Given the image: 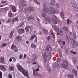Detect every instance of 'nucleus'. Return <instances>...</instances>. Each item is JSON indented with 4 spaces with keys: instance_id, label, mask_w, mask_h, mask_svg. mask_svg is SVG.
<instances>
[{
    "instance_id": "nucleus-43",
    "label": "nucleus",
    "mask_w": 78,
    "mask_h": 78,
    "mask_svg": "<svg viewBox=\"0 0 78 78\" xmlns=\"http://www.w3.org/2000/svg\"><path fill=\"white\" fill-rule=\"evenodd\" d=\"M73 62H74V63H76V58H74L73 59Z\"/></svg>"
},
{
    "instance_id": "nucleus-13",
    "label": "nucleus",
    "mask_w": 78,
    "mask_h": 78,
    "mask_svg": "<svg viewBox=\"0 0 78 78\" xmlns=\"http://www.w3.org/2000/svg\"><path fill=\"white\" fill-rule=\"evenodd\" d=\"M56 4V1L55 0H51L49 3L50 5H55Z\"/></svg>"
},
{
    "instance_id": "nucleus-46",
    "label": "nucleus",
    "mask_w": 78,
    "mask_h": 78,
    "mask_svg": "<svg viewBox=\"0 0 78 78\" xmlns=\"http://www.w3.org/2000/svg\"><path fill=\"white\" fill-rule=\"evenodd\" d=\"M9 16L10 17H11L12 16V13L11 12H9Z\"/></svg>"
},
{
    "instance_id": "nucleus-38",
    "label": "nucleus",
    "mask_w": 78,
    "mask_h": 78,
    "mask_svg": "<svg viewBox=\"0 0 78 78\" xmlns=\"http://www.w3.org/2000/svg\"><path fill=\"white\" fill-rule=\"evenodd\" d=\"M59 55L60 57H61L62 56V51H61L60 50H59Z\"/></svg>"
},
{
    "instance_id": "nucleus-37",
    "label": "nucleus",
    "mask_w": 78,
    "mask_h": 78,
    "mask_svg": "<svg viewBox=\"0 0 78 78\" xmlns=\"http://www.w3.org/2000/svg\"><path fill=\"white\" fill-rule=\"evenodd\" d=\"M11 58H12V59H13V61L14 62H16V58H15V57H12Z\"/></svg>"
},
{
    "instance_id": "nucleus-45",
    "label": "nucleus",
    "mask_w": 78,
    "mask_h": 78,
    "mask_svg": "<svg viewBox=\"0 0 78 78\" xmlns=\"http://www.w3.org/2000/svg\"><path fill=\"white\" fill-rule=\"evenodd\" d=\"M10 21H11V19H9L7 20L6 23H9V22H10Z\"/></svg>"
},
{
    "instance_id": "nucleus-57",
    "label": "nucleus",
    "mask_w": 78,
    "mask_h": 78,
    "mask_svg": "<svg viewBox=\"0 0 78 78\" xmlns=\"http://www.w3.org/2000/svg\"><path fill=\"white\" fill-rule=\"evenodd\" d=\"M15 21H16V19L14 18L12 19V22H15Z\"/></svg>"
},
{
    "instance_id": "nucleus-60",
    "label": "nucleus",
    "mask_w": 78,
    "mask_h": 78,
    "mask_svg": "<svg viewBox=\"0 0 78 78\" xmlns=\"http://www.w3.org/2000/svg\"><path fill=\"white\" fill-rule=\"evenodd\" d=\"M12 59L11 58H10L9 60V62H12Z\"/></svg>"
},
{
    "instance_id": "nucleus-51",
    "label": "nucleus",
    "mask_w": 78,
    "mask_h": 78,
    "mask_svg": "<svg viewBox=\"0 0 78 78\" xmlns=\"http://www.w3.org/2000/svg\"><path fill=\"white\" fill-rule=\"evenodd\" d=\"M0 78H2V73L0 71Z\"/></svg>"
},
{
    "instance_id": "nucleus-27",
    "label": "nucleus",
    "mask_w": 78,
    "mask_h": 78,
    "mask_svg": "<svg viewBox=\"0 0 78 78\" xmlns=\"http://www.w3.org/2000/svg\"><path fill=\"white\" fill-rule=\"evenodd\" d=\"M73 38L74 39H76V32H74L73 34Z\"/></svg>"
},
{
    "instance_id": "nucleus-21",
    "label": "nucleus",
    "mask_w": 78,
    "mask_h": 78,
    "mask_svg": "<svg viewBox=\"0 0 78 78\" xmlns=\"http://www.w3.org/2000/svg\"><path fill=\"white\" fill-rule=\"evenodd\" d=\"M4 58L3 57H1L0 58V63L3 64L4 63Z\"/></svg>"
},
{
    "instance_id": "nucleus-9",
    "label": "nucleus",
    "mask_w": 78,
    "mask_h": 78,
    "mask_svg": "<svg viewBox=\"0 0 78 78\" xmlns=\"http://www.w3.org/2000/svg\"><path fill=\"white\" fill-rule=\"evenodd\" d=\"M30 28L31 30H33V28L32 27H30L28 26H27L25 28V29L26 30V33H28L30 30Z\"/></svg>"
},
{
    "instance_id": "nucleus-5",
    "label": "nucleus",
    "mask_w": 78,
    "mask_h": 78,
    "mask_svg": "<svg viewBox=\"0 0 78 78\" xmlns=\"http://www.w3.org/2000/svg\"><path fill=\"white\" fill-rule=\"evenodd\" d=\"M52 18L53 20H55L54 22V23L55 25L57 24L58 23H59V20H57L58 19V17L55 15H53L52 16Z\"/></svg>"
},
{
    "instance_id": "nucleus-54",
    "label": "nucleus",
    "mask_w": 78,
    "mask_h": 78,
    "mask_svg": "<svg viewBox=\"0 0 78 78\" xmlns=\"http://www.w3.org/2000/svg\"><path fill=\"white\" fill-rule=\"evenodd\" d=\"M1 3H6V2L5 1H3L1 2Z\"/></svg>"
},
{
    "instance_id": "nucleus-61",
    "label": "nucleus",
    "mask_w": 78,
    "mask_h": 78,
    "mask_svg": "<svg viewBox=\"0 0 78 78\" xmlns=\"http://www.w3.org/2000/svg\"><path fill=\"white\" fill-rule=\"evenodd\" d=\"M15 21H18L19 19H18V18H17L16 17L15 18Z\"/></svg>"
},
{
    "instance_id": "nucleus-36",
    "label": "nucleus",
    "mask_w": 78,
    "mask_h": 78,
    "mask_svg": "<svg viewBox=\"0 0 78 78\" xmlns=\"http://www.w3.org/2000/svg\"><path fill=\"white\" fill-rule=\"evenodd\" d=\"M62 39H59L58 40V44H61L62 43Z\"/></svg>"
},
{
    "instance_id": "nucleus-6",
    "label": "nucleus",
    "mask_w": 78,
    "mask_h": 78,
    "mask_svg": "<svg viewBox=\"0 0 78 78\" xmlns=\"http://www.w3.org/2000/svg\"><path fill=\"white\" fill-rule=\"evenodd\" d=\"M47 3H44L43 4V11L44 12H47Z\"/></svg>"
},
{
    "instance_id": "nucleus-7",
    "label": "nucleus",
    "mask_w": 78,
    "mask_h": 78,
    "mask_svg": "<svg viewBox=\"0 0 78 78\" xmlns=\"http://www.w3.org/2000/svg\"><path fill=\"white\" fill-rule=\"evenodd\" d=\"M18 33L20 34H23L25 33V30L23 29H20L18 30Z\"/></svg>"
},
{
    "instance_id": "nucleus-3",
    "label": "nucleus",
    "mask_w": 78,
    "mask_h": 78,
    "mask_svg": "<svg viewBox=\"0 0 78 78\" xmlns=\"http://www.w3.org/2000/svg\"><path fill=\"white\" fill-rule=\"evenodd\" d=\"M11 49L14 50L15 52H18L19 49L16 46H14V45L12 44L11 47Z\"/></svg>"
},
{
    "instance_id": "nucleus-63",
    "label": "nucleus",
    "mask_w": 78,
    "mask_h": 78,
    "mask_svg": "<svg viewBox=\"0 0 78 78\" xmlns=\"http://www.w3.org/2000/svg\"><path fill=\"white\" fill-rule=\"evenodd\" d=\"M47 39H48V40H49L50 39V37L48 36V37H47Z\"/></svg>"
},
{
    "instance_id": "nucleus-11",
    "label": "nucleus",
    "mask_w": 78,
    "mask_h": 78,
    "mask_svg": "<svg viewBox=\"0 0 78 78\" xmlns=\"http://www.w3.org/2000/svg\"><path fill=\"white\" fill-rule=\"evenodd\" d=\"M72 40L73 41V44L72 46V47L73 48H74V47H75L76 46H77V45H78V43H76L74 39H73Z\"/></svg>"
},
{
    "instance_id": "nucleus-50",
    "label": "nucleus",
    "mask_w": 78,
    "mask_h": 78,
    "mask_svg": "<svg viewBox=\"0 0 78 78\" xmlns=\"http://www.w3.org/2000/svg\"><path fill=\"white\" fill-rule=\"evenodd\" d=\"M5 46H6V44L5 43H4L2 44V47H4Z\"/></svg>"
},
{
    "instance_id": "nucleus-30",
    "label": "nucleus",
    "mask_w": 78,
    "mask_h": 78,
    "mask_svg": "<svg viewBox=\"0 0 78 78\" xmlns=\"http://www.w3.org/2000/svg\"><path fill=\"white\" fill-rule=\"evenodd\" d=\"M66 21L68 25H69V24L72 23V21L69 20L68 19Z\"/></svg>"
},
{
    "instance_id": "nucleus-62",
    "label": "nucleus",
    "mask_w": 78,
    "mask_h": 78,
    "mask_svg": "<svg viewBox=\"0 0 78 78\" xmlns=\"http://www.w3.org/2000/svg\"><path fill=\"white\" fill-rule=\"evenodd\" d=\"M71 53H73V54H74V55H75L76 54V52L71 51Z\"/></svg>"
},
{
    "instance_id": "nucleus-44",
    "label": "nucleus",
    "mask_w": 78,
    "mask_h": 78,
    "mask_svg": "<svg viewBox=\"0 0 78 78\" xmlns=\"http://www.w3.org/2000/svg\"><path fill=\"white\" fill-rule=\"evenodd\" d=\"M2 70H3V71H6V69L5 68V66H4L3 67L2 69Z\"/></svg>"
},
{
    "instance_id": "nucleus-18",
    "label": "nucleus",
    "mask_w": 78,
    "mask_h": 78,
    "mask_svg": "<svg viewBox=\"0 0 78 78\" xmlns=\"http://www.w3.org/2000/svg\"><path fill=\"white\" fill-rule=\"evenodd\" d=\"M9 69L10 71H12L14 70V67L12 66H9Z\"/></svg>"
},
{
    "instance_id": "nucleus-34",
    "label": "nucleus",
    "mask_w": 78,
    "mask_h": 78,
    "mask_svg": "<svg viewBox=\"0 0 78 78\" xmlns=\"http://www.w3.org/2000/svg\"><path fill=\"white\" fill-rule=\"evenodd\" d=\"M43 30L45 33H46V34H47V33H48V31H47V30H46V29L44 28L43 29Z\"/></svg>"
},
{
    "instance_id": "nucleus-12",
    "label": "nucleus",
    "mask_w": 78,
    "mask_h": 78,
    "mask_svg": "<svg viewBox=\"0 0 78 78\" xmlns=\"http://www.w3.org/2000/svg\"><path fill=\"white\" fill-rule=\"evenodd\" d=\"M58 35H61V36H63L64 35L63 32L62 31V29H60V30L57 33Z\"/></svg>"
},
{
    "instance_id": "nucleus-58",
    "label": "nucleus",
    "mask_w": 78,
    "mask_h": 78,
    "mask_svg": "<svg viewBox=\"0 0 78 78\" xmlns=\"http://www.w3.org/2000/svg\"><path fill=\"white\" fill-rule=\"evenodd\" d=\"M37 20L38 22H41V20H40V19L37 18Z\"/></svg>"
},
{
    "instance_id": "nucleus-48",
    "label": "nucleus",
    "mask_w": 78,
    "mask_h": 78,
    "mask_svg": "<svg viewBox=\"0 0 78 78\" xmlns=\"http://www.w3.org/2000/svg\"><path fill=\"white\" fill-rule=\"evenodd\" d=\"M4 65H0V69H1V70L3 69Z\"/></svg>"
},
{
    "instance_id": "nucleus-29",
    "label": "nucleus",
    "mask_w": 78,
    "mask_h": 78,
    "mask_svg": "<svg viewBox=\"0 0 78 78\" xmlns=\"http://www.w3.org/2000/svg\"><path fill=\"white\" fill-rule=\"evenodd\" d=\"M13 34H14V31H12L11 32V33H10L9 37L10 38H11V37H12V35H13Z\"/></svg>"
},
{
    "instance_id": "nucleus-8",
    "label": "nucleus",
    "mask_w": 78,
    "mask_h": 78,
    "mask_svg": "<svg viewBox=\"0 0 78 78\" xmlns=\"http://www.w3.org/2000/svg\"><path fill=\"white\" fill-rule=\"evenodd\" d=\"M17 68L18 70H19V71L22 72L23 70V67H22L20 65H19V64H17Z\"/></svg>"
},
{
    "instance_id": "nucleus-56",
    "label": "nucleus",
    "mask_w": 78,
    "mask_h": 78,
    "mask_svg": "<svg viewBox=\"0 0 78 78\" xmlns=\"http://www.w3.org/2000/svg\"><path fill=\"white\" fill-rule=\"evenodd\" d=\"M65 44H66V42H65V41H63L62 42V45H64Z\"/></svg>"
},
{
    "instance_id": "nucleus-33",
    "label": "nucleus",
    "mask_w": 78,
    "mask_h": 78,
    "mask_svg": "<svg viewBox=\"0 0 78 78\" xmlns=\"http://www.w3.org/2000/svg\"><path fill=\"white\" fill-rule=\"evenodd\" d=\"M62 29L64 30H65L66 31H68V29L66 27H62Z\"/></svg>"
},
{
    "instance_id": "nucleus-35",
    "label": "nucleus",
    "mask_w": 78,
    "mask_h": 78,
    "mask_svg": "<svg viewBox=\"0 0 78 78\" xmlns=\"http://www.w3.org/2000/svg\"><path fill=\"white\" fill-rule=\"evenodd\" d=\"M29 20H34L33 17H32L31 16H29L28 18Z\"/></svg>"
},
{
    "instance_id": "nucleus-32",
    "label": "nucleus",
    "mask_w": 78,
    "mask_h": 78,
    "mask_svg": "<svg viewBox=\"0 0 78 78\" xmlns=\"http://www.w3.org/2000/svg\"><path fill=\"white\" fill-rule=\"evenodd\" d=\"M36 37V35H33L31 36V38L30 39V41H32V40L33 38H34V37Z\"/></svg>"
},
{
    "instance_id": "nucleus-20",
    "label": "nucleus",
    "mask_w": 78,
    "mask_h": 78,
    "mask_svg": "<svg viewBox=\"0 0 78 78\" xmlns=\"http://www.w3.org/2000/svg\"><path fill=\"white\" fill-rule=\"evenodd\" d=\"M60 15L62 19H64V11H62L60 12Z\"/></svg>"
},
{
    "instance_id": "nucleus-22",
    "label": "nucleus",
    "mask_w": 78,
    "mask_h": 78,
    "mask_svg": "<svg viewBox=\"0 0 78 78\" xmlns=\"http://www.w3.org/2000/svg\"><path fill=\"white\" fill-rule=\"evenodd\" d=\"M47 50L48 51H52V48H51V47L50 46H48L47 47Z\"/></svg>"
},
{
    "instance_id": "nucleus-25",
    "label": "nucleus",
    "mask_w": 78,
    "mask_h": 78,
    "mask_svg": "<svg viewBox=\"0 0 78 78\" xmlns=\"http://www.w3.org/2000/svg\"><path fill=\"white\" fill-rule=\"evenodd\" d=\"M36 46L34 43H32L31 44L30 47L32 48H36Z\"/></svg>"
},
{
    "instance_id": "nucleus-31",
    "label": "nucleus",
    "mask_w": 78,
    "mask_h": 78,
    "mask_svg": "<svg viewBox=\"0 0 78 78\" xmlns=\"http://www.w3.org/2000/svg\"><path fill=\"white\" fill-rule=\"evenodd\" d=\"M45 19L47 21H48V22H50V19L48 17H46L45 18Z\"/></svg>"
},
{
    "instance_id": "nucleus-40",
    "label": "nucleus",
    "mask_w": 78,
    "mask_h": 78,
    "mask_svg": "<svg viewBox=\"0 0 78 78\" xmlns=\"http://www.w3.org/2000/svg\"><path fill=\"white\" fill-rule=\"evenodd\" d=\"M8 77L9 78H12V75L11 74L9 73L8 75Z\"/></svg>"
},
{
    "instance_id": "nucleus-49",
    "label": "nucleus",
    "mask_w": 78,
    "mask_h": 78,
    "mask_svg": "<svg viewBox=\"0 0 78 78\" xmlns=\"http://www.w3.org/2000/svg\"><path fill=\"white\" fill-rule=\"evenodd\" d=\"M23 57V55L21 54L19 55V58L20 59H22Z\"/></svg>"
},
{
    "instance_id": "nucleus-53",
    "label": "nucleus",
    "mask_w": 78,
    "mask_h": 78,
    "mask_svg": "<svg viewBox=\"0 0 78 78\" xmlns=\"http://www.w3.org/2000/svg\"><path fill=\"white\" fill-rule=\"evenodd\" d=\"M57 61L58 62H60V61H61V59L58 58L57 60Z\"/></svg>"
},
{
    "instance_id": "nucleus-16",
    "label": "nucleus",
    "mask_w": 78,
    "mask_h": 78,
    "mask_svg": "<svg viewBox=\"0 0 78 78\" xmlns=\"http://www.w3.org/2000/svg\"><path fill=\"white\" fill-rule=\"evenodd\" d=\"M33 74L34 76H37V75H38V73H37V72L35 70L33 69Z\"/></svg>"
},
{
    "instance_id": "nucleus-59",
    "label": "nucleus",
    "mask_w": 78,
    "mask_h": 78,
    "mask_svg": "<svg viewBox=\"0 0 78 78\" xmlns=\"http://www.w3.org/2000/svg\"><path fill=\"white\" fill-rule=\"evenodd\" d=\"M39 71V68H37L35 69L36 72H37Z\"/></svg>"
},
{
    "instance_id": "nucleus-14",
    "label": "nucleus",
    "mask_w": 78,
    "mask_h": 78,
    "mask_svg": "<svg viewBox=\"0 0 78 78\" xmlns=\"http://www.w3.org/2000/svg\"><path fill=\"white\" fill-rule=\"evenodd\" d=\"M11 8L12 11H13L14 12L17 11V10H16L15 6L14 5H12L11 6Z\"/></svg>"
},
{
    "instance_id": "nucleus-41",
    "label": "nucleus",
    "mask_w": 78,
    "mask_h": 78,
    "mask_svg": "<svg viewBox=\"0 0 78 78\" xmlns=\"http://www.w3.org/2000/svg\"><path fill=\"white\" fill-rule=\"evenodd\" d=\"M42 56L45 58H47V54H42Z\"/></svg>"
},
{
    "instance_id": "nucleus-26",
    "label": "nucleus",
    "mask_w": 78,
    "mask_h": 78,
    "mask_svg": "<svg viewBox=\"0 0 78 78\" xmlns=\"http://www.w3.org/2000/svg\"><path fill=\"white\" fill-rule=\"evenodd\" d=\"M55 6L57 8H60V5L59 4L58 2L55 3Z\"/></svg>"
},
{
    "instance_id": "nucleus-42",
    "label": "nucleus",
    "mask_w": 78,
    "mask_h": 78,
    "mask_svg": "<svg viewBox=\"0 0 78 78\" xmlns=\"http://www.w3.org/2000/svg\"><path fill=\"white\" fill-rule=\"evenodd\" d=\"M46 16V14L45 13H42L41 14V17H45Z\"/></svg>"
},
{
    "instance_id": "nucleus-15",
    "label": "nucleus",
    "mask_w": 78,
    "mask_h": 78,
    "mask_svg": "<svg viewBox=\"0 0 78 78\" xmlns=\"http://www.w3.org/2000/svg\"><path fill=\"white\" fill-rule=\"evenodd\" d=\"M68 37H67L69 39V40H68V43L70 45H71V44L72 43V41L71 39V38L70 37H69V35H68Z\"/></svg>"
},
{
    "instance_id": "nucleus-47",
    "label": "nucleus",
    "mask_w": 78,
    "mask_h": 78,
    "mask_svg": "<svg viewBox=\"0 0 78 78\" xmlns=\"http://www.w3.org/2000/svg\"><path fill=\"white\" fill-rule=\"evenodd\" d=\"M34 2H35L36 3L37 5H39L40 4L39 2L37 1V0H34Z\"/></svg>"
},
{
    "instance_id": "nucleus-4",
    "label": "nucleus",
    "mask_w": 78,
    "mask_h": 78,
    "mask_svg": "<svg viewBox=\"0 0 78 78\" xmlns=\"http://www.w3.org/2000/svg\"><path fill=\"white\" fill-rule=\"evenodd\" d=\"M23 74L25 76H28L29 75L28 71L27 70L23 69L22 71Z\"/></svg>"
},
{
    "instance_id": "nucleus-19",
    "label": "nucleus",
    "mask_w": 78,
    "mask_h": 78,
    "mask_svg": "<svg viewBox=\"0 0 78 78\" xmlns=\"http://www.w3.org/2000/svg\"><path fill=\"white\" fill-rule=\"evenodd\" d=\"M60 12L58 10H53V14H55V13H56L57 14H59V13Z\"/></svg>"
},
{
    "instance_id": "nucleus-55",
    "label": "nucleus",
    "mask_w": 78,
    "mask_h": 78,
    "mask_svg": "<svg viewBox=\"0 0 78 78\" xmlns=\"http://www.w3.org/2000/svg\"><path fill=\"white\" fill-rule=\"evenodd\" d=\"M55 30V31H59V28H56Z\"/></svg>"
},
{
    "instance_id": "nucleus-28",
    "label": "nucleus",
    "mask_w": 78,
    "mask_h": 78,
    "mask_svg": "<svg viewBox=\"0 0 78 78\" xmlns=\"http://www.w3.org/2000/svg\"><path fill=\"white\" fill-rule=\"evenodd\" d=\"M16 38L18 41H21L22 40V37L20 36L16 37Z\"/></svg>"
},
{
    "instance_id": "nucleus-24",
    "label": "nucleus",
    "mask_w": 78,
    "mask_h": 78,
    "mask_svg": "<svg viewBox=\"0 0 78 78\" xmlns=\"http://www.w3.org/2000/svg\"><path fill=\"white\" fill-rule=\"evenodd\" d=\"M28 10L29 11H34V8L33 7H29L28 8Z\"/></svg>"
},
{
    "instance_id": "nucleus-17",
    "label": "nucleus",
    "mask_w": 78,
    "mask_h": 78,
    "mask_svg": "<svg viewBox=\"0 0 78 78\" xmlns=\"http://www.w3.org/2000/svg\"><path fill=\"white\" fill-rule=\"evenodd\" d=\"M21 3L22 4V5H23V6H27V5L25 4V3H26V1L23 0L21 1Z\"/></svg>"
},
{
    "instance_id": "nucleus-64",
    "label": "nucleus",
    "mask_w": 78,
    "mask_h": 78,
    "mask_svg": "<svg viewBox=\"0 0 78 78\" xmlns=\"http://www.w3.org/2000/svg\"><path fill=\"white\" fill-rule=\"evenodd\" d=\"M37 76H40V77H41V76H42V75L40 74H38Z\"/></svg>"
},
{
    "instance_id": "nucleus-23",
    "label": "nucleus",
    "mask_w": 78,
    "mask_h": 78,
    "mask_svg": "<svg viewBox=\"0 0 78 78\" xmlns=\"http://www.w3.org/2000/svg\"><path fill=\"white\" fill-rule=\"evenodd\" d=\"M73 72L75 76H76L77 75V72H76V71L75 69H73Z\"/></svg>"
},
{
    "instance_id": "nucleus-52",
    "label": "nucleus",
    "mask_w": 78,
    "mask_h": 78,
    "mask_svg": "<svg viewBox=\"0 0 78 78\" xmlns=\"http://www.w3.org/2000/svg\"><path fill=\"white\" fill-rule=\"evenodd\" d=\"M22 6H20V5H19L20 9V10H23V8H22Z\"/></svg>"
},
{
    "instance_id": "nucleus-10",
    "label": "nucleus",
    "mask_w": 78,
    "mask_h": 78,
    "mask_svg": "<svg viewBox=\"0 0 78 78\" xmlns=\"http://www.w3.org/2000/svg\"><path fill=\"white\" fill-rule=\"evenodd\" d=\"M71 5L75 11H76L77 10H78V8L76 6V5L75 4V3L73 2H72Z\"/></svg>"
},
{
    "instance_id": "nucleus-39",
    "label": "nucleus",
    "mask_w": 78,
    "mask_h": 78,
    "mask_svg": "<svg viewBox=\"0 0 78 78\" xmlns=\"http://www.w3.org/2000/svg\"><path fill=\"white\" fill-rule=\"evenodd\" d=\"M68 76L70 78H73V75L72 74H69Z\"/></svg>"
},
{
    "instance_id": "nucleus-2",
    "label": "nucleus",
    "mask_w": 78,
    "mask_h": 78,
    "mask_svg": "<svg viewBox=\"0 0 78 78\" xmlns=\"http://www.w3.org/2000/svg\"><path fill=\"white\" fill-rule=\"evenodd\" d=\"M50 9H51V10H52V11L50 9L47 8V12H48V13L49 14H53V12L54 10H55V9L54 8L52 7H50Z\"/></svg>"
},
{
    "instance_id": "nucleus-1",
    "label": "nucleus",
    "mask_w": 78,
    "mask_h": 78,
    "mask_svg": "<svg viewBox=\"0 0 78 78\" xmlns=\"http://www.w3.org/2000/svg\"><path fill=\"white\" fill-rule=\"evenodd\" d=\"M61 65L62 66L63 68L66 69H68L69 64H68V62H67V61L66 60H64L62 62V63L61 64Z\"/></svg>"
}]
</instances>
